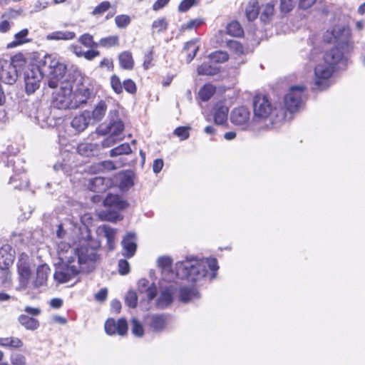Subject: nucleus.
Instances as JSON below:
<instances>
[{"label":"nucleus","mask_w":365,"mask_h":365,"mask_svg":"<svg viewBox=\"0 0 365 365\" xmlns=\"http://www.w3.org/2000/svg\"><path fill=\"white\" fill-rule=\"evenodd\" d=\"M297 0H281L280 9L284 13H288L295 6Z\"/></svg>","instance_id":"55"},{"label":"nucleus","mask_w":365,"mask_h":365,"mask_svg":"<svg viewBox=\"0 0 365 365\" xmlns=\"http://www.w3.org/2000/svg\"><path fill=\"white\" fill-rule=\"evenodd\" d=\"M18 78L17 68L12 61L0 59V80L6 84H14Z\"/></svg>","instance_id":"11"},{"label":"nucleus","mask_w":365,"mask_h":365,"mask_svg":"<svg viewBox=\"0 0 365 365\" xmlns=\"http://www.w3.org/2000/svg\"><path fill=\"white\" fill-rule=\"evenodd\" d=\"M86 250L84 255V259L88 262H98L100 255L98 254L96 247L89 246L88 245H83L79 247H73L69 244L61 242L57 245V254L59 261L68 262L69 261H79L81 251Z\"/></svg>","instance_id":"5"},{"label":"nucleus","mask_w":365,"mask_h":365,"mask_svg":"<svg viewBox=\"0 0 365 365\" xmlns=\"http://www.w3.org/2000/svg\"><path fill=\"white\" fill-rule=\"evenodd\" d=\"M177 290L178 287L175 284H170L168 287L162 288L155 301V307L160 309L168 307L173 303V295Z\"/></svg>","instance_id":"14"},{"label":"nucleus","mask_w":365,"mask_h":365,"mask_svg":"<svg viewBox=\"0 0 365 365\" xmlns=\"http://www.w3.org/2000/svg\"><path fill=\"white\" fill-rule=\"evenodd\" d=\"M110 7L109 1H103L98 5L93 11V15H101Z\"/></svg>","instance_id":"58"},{"label":"nucleus","mask_w":365,"mask_h":365,"mask_svg":"<svg viewBox=\"0 0 365 365\" xmlns=\"http://www.w3.org/2000/svg\"><path fill=\"white\" fill-rule=\"evenodd\" d=\"M18 272L20 276L21 283L27 284L31 276V269L27 259L21 257L18 262Z\"/></svg>","instance_id":"26"},{"label":"nucleus","mask_w":365,"mask_h":365,"mask_svg":"<svg viewBox=\"0 0 365 365\" xmlns=\"http://www.w3.org/2000/svg\"><path fill=\"white\" fill-rule=\"evenodd\" d=\"M136 241L137 238L134 233H128L124 237L121 242L123 247V255L128 258L134 256L137 249Z\"/></svg>","instance_id":"17"},{"label":"nucleus","mask_w":365,"mask_h":365,"mask_svg":"<svg viewBox=\"0 0 365 365\" xmlns=\"http://www.w3.org/2000/svg\"><path fill=\"white\" fill-rule=\"evenodd\" d=\"M86 250H83L81 252L79 261L61 262L56 264V270L53 274L54 279L58 283H66L80 272H90L95 269L98 262H88L84 257Z\"/></svg>","instance_id":"3"},{"label":"nucleus","mask_w":365,"mask_h":365,"mask_svg":"<svg viewBox=\"0 0 365 365\" xmlns=\"http://www.w3.org/2000/svg\"><path fill=\"white\" fill-rule=\"evenodd\" d=\"M44 71L41 69L40 61L38 66L31 65L25 72V90L27 94L34 93L40 86Z\"/></svg>","instance_id":"10"},{"label":"nucleus","mask_w":365,"mask_h":365,"mask_svg":"<svg viewBox=\"0 0 365 365\" xmlns=\"http://www.w3.org/2000/svg\"><path fill=\"white\" fill-rule=\"evenodd\" d=\"M347 61L348 57L337 48L327 51L314 68L315 86L319 90L327 88L330 86V78L334 71L335 66L338 63L345 65Z\"/></svg>","instance_id":"2"},{"label":"nucleus","mask_w":365,"mask_h":365,"mask_svg":"<svg viewBox=\"0 0 365 365\" xmlns=\"http://www.w3.org/2000/svg\"><path fill=\"white\" fill-rule=\"evenodd\" d=\"M115 22L118 28H125L130 23V18L128 15H118L115 19Z\"/></svg>","instance_id":"54"},{"label":"nucleus","mask_w":365,"mask_h":365,"mask_svg":"<svg viewBox=\"0 0 365 365\" xmlns=\"http://www.w3.org/2000/svg\"><path fill=\"white\" fill-rule=\"evenodd\" d=\"M253 122L260 123L269 120L273 124L285 118V110L282 108L274 106L265 96L258 95L253 101Z\"/></svg>","instance_id":"4"},{"label":"nucleus","mask_w":365,"mask_h":365,"mask_svg":"<svg viewBox=\"0 0 365 365\" xmlns=\"http://www.w3.org/2000/svg\"><path fill=\"white\" fill-rule=\"evenodd\" d=\"M324 40L327 43H336L339 51L347 57L353 49V43L351 41V31L344 26L336 25L331 30H327L324 35Z\"/></svg>","instance_id":"7"},{"label":"nucleus","mask_w":365,"mask_h":365,"mask_svg":"<svg viewBox=\"0 0 365 365\" xmlns=\"http://www.w3.org/2000/svg\"><path fill=\"white\" fill-rule=\"evenodd\" d=\"M96 171L103 172L105 170H113L115 169V166L111 161H103L99 163L97 165Z\"/></svg>","instance_id":"60"},{"label":"nucleus","mask_w":365,"mask_h":365,"mask_svg":"<svg viewBox=\"0 0 365 365\" xmlns=\"http://www.w3.org/2000/svg\"><path fill=\"white\" fill-rule=\"evenodd\" d=\"M76 37V34L69 31H56L48 34L46 36L48 40H72Z\"/></svg>","instance_id":"31"},{"label":"nucleus","mask_w":365,"mask_h":365,"mask_svg":"<svg viewBox=\"0 0 365 365\" xmlns=\"http://www.w3.org/2000/svg\"><path fill=\"white\" fill-rule=\"evenodd\" d=\"M72 89L71 81L66 80L65 82H61L59 90L53 93V107L63 110L73 109Z\"/></svg>","instance_id":"8"},{"label":"nucleus","mask_w":365,"mask_h":365,"mask_svg":"<svg viewBox=\"0 0 365 365\" xmlns=\"http://www.w3.org/2000/svg\"><path fill=\"white\" fill-rule=\"evenodd\" d=\"M130 325L131 331L135 336H143L144 334V329L140 322L137 319L133 318L130 322Z\"/></svg>","instance_id":"50"},{"label":"nucleus","mask_w":365,"mask_h":365,"mask_svg":"<svg viewBox=\"0 0 365 365\" xmlns=\"http://www.w3.org/2000/svg\"><path fill=\"white\" fill-rule=\"evenodd\" d=\"M227 46L237 54H242L244 52L242 45L235 40H230L227 42Z\"/></svg>","instance_id":"56"},{"label":"nucleus","mask_w":365,"mask_h":365,"mask_svg":"<svg viewBox=\"0 0 365 365\" xmlns=\"http://www.w3.org/2000/svg\"><path fill=\"white\" fill-rule=\"evenodd\" d=\"M107 110V104L106 101H101L95 107L92 112V116L96 120H101Z\"/></svg>","instance_id":"39"},{"label":"nucleus","mask_w":365,"mask_h":365,"mask_svg":"<svg viewBox=\"0 0 365 365\" xmlns=\"http://www.w3.org/2000/svg\"><path fill=\"white\" fill-rule=\"evenodd\" d=\"M50 268L47 264H41L37 267L36 277L34 281V286L36 287L44 285L46 283Z\"/></svg>","instance_id":"28"},{"label":"nucleus","mask_w":365,"mask_h":365,"mask_svg":"<svg viewBox=\"0 0 365 365\" xmlns=\"http://www.w3.org/2000/svg\"><path fill=\"white\" fill-rule=\"evenodd\" d=\"M197 39H194L188 41L185 47L184 50L187 52V61L190 63L195 56L199 46H197Z\"/></svg>","instance_id":"38"},{"label":"nucleus","mask_w":365,"mask_h":365,"mask_svg":"<svg viewBox=\"0 0 365 365\" xmlns=\"http://www.w3.org/2000/svg\"><path fill=\"white\" fill-rule=\"evenodd\" d=\"M207 268L212 272L210 277L215 278L216 272L219 269L215 258H198L188 256L184 260L175 264L176 275L190 282L197 283L205 279L207 274Z\"/></svg>","instance_id":"1"},{"label":"nucleus","mask_w":365,"mask_h":365,"mask_svg":"<svg viewBox=\"0 0 365 365\" xmlns=\"http://www.w3.org/2000/svg\"><path fill=\"white\" fill-rule=\"evenodd\" d=\"M11 362L13 365H26V359L23 354L15 353L11 356Z\"/></svg>","instance_id":"57"},{"label":"nucleus","mask_w":365,"mask_h":365,"mask_svg":"<svg viewBox=\"0 0 365 365\" xmlns=\"http://www.w3.org/2000/svg\"><path fill=\"white\" fill-rule=\"evenodd\" d=\"M153 49L150 50L149 52L145 53L144 56V61H143V68L147 70L149 68H150L153 66Z\"/></svg>","instance_id":"63"},{"label":"nucleus","mask_w":365,"mask_h":365,"mask_svg":"<svg viewBox=\"0 0 365 365\" xmlns=\"http://www.w3.org/2000/svg\"><path fill=\"white\" fill-rule=\"evenodd\" d=\"M9 183L13 185L15 189H24L29 186V181L25 175L16 174L10 178Z\"/></svg>","instance_id":"35"},{"label":"nucleus","mask_w":365,"mask_h":365,"mask_svg":"<svg viewBox=\"0 0 365 365\" xmlns=\"http://www.w3.org/2000/svg\"><path fill=\"white\" fill-rule=\"evenodd\" d=\"M108 186V181L102 177H95L89 180L88 188L95 192H104Z\"/></svg>","instance_id":"25"},{"label":"nucleus","mask_w":365,"mask_h":365,"mask_svg":"<svg viewBox=\"0 0 365 365\" xmlns=\"http://www.w3.org/2000/svg\"><path fill=\"white\" fill-rule=\"evenodd\" d=\"M90 95V89L83 85L81 86V87L77 88L74 93L72 92L73 109H76L78 108L81 104L86 103L87 100L89 98Z\"/></svg>","instance_id":"19"},{"label":"nucleus","mask_w":365,"mask_h":365,"mask_svg":"<svg viewBox=\"0 0 365 365\" xmlns=\"http://www.w3.org/2000/svg\"><path fill=\"white\" fill-rule=\"evenodd\" d=\"M105 331L108 335L118 334L123 336L128 331L127 322L125 319H120L118 321L108 319L105 323Z\"/></svg>","instance_id":"15"},{"label":"nucleus","mask_w":365,"mask_h":365,"mask_svg":"<svg viewBox=\"0 0 365 365\" xmlns=\"http://www.w3.org/2000/svg\"><path fill=\"white\" fill-rule=\"evenodd\" d=\"M190 128L188 127H178L174 130V134L179 137L180 140H184L189 138Z\"/></svg>","instance_id":"59"},{"label":"nucleus","mask_w":365,"mask_h":365,"mask_svg":"<svg viewBox=\"0 0 365 365\" xmlns=\"http://www.w3.org/2000/svg\"><path fill=\"white\" fill-rule=\"evenodd\" d=\"M132 152L130 145L128 143H123L110 151V157H116L120 155H128Z\"/></svg>","instance_id":"43"},{"label":"nucleus","mask_w":365,"mask_h":365,"mask_svg":"<svg viewBox=\"0 0 365 365\" xmlns=\"http://www.w3.org/2000/svg\"><path fill=\"white\" fill-rule=\"evenodd\" d=\"M209 58L214 63H224L228 60V54L222 51H217L209 55Z\"/></svg>","instance_id":"47"},{"label":"nucleus","mask_w":365,"mask_h":365,"mask_svg":"<svg viewBox=\"0 0 365 365\" xmlns=\"http://www.w3.org/2000/svg\"><path fill=\"white\" fill-rule=\"evenodd\" d=\"M0 346L6 348L17 349L23 346V342L17 337L0 338Z\"/></svg>","instance_id":"36"},{"label":"nucleus","mask_w":365,"mask_h":365,"mask_svg":"<svg viewBox=\"0 0 365 365\" xmlns=\"http://www.w3.org/2000/svg\"><path fill=\"white\" fill-rule=\"evenodd\" d=\"M137 302L138 296L136 292L134 291H129L125 297V304L130 308H135L137 306Z\"/></svg>","instance_id":"51"},{"label":"nucleus","mask_w":365,"mask_h":365,"mask_svg":"<svg viewBox=\"0 0 365 365\" xmlns=\"http://www.w3.org/2000/svg\"><path fill=\"white\" fill-rule=\"evenodd\" d=\"M104 205L109 207L110 210H122L128 206V203L122 200L117 195L109 194L103 201Z\"/></svg>","instance_id":"22"},{"label":"nucleus","mask_w":365,"mask_h":365,"mask_svg":"<svg viewBox=\"0 0 365 365\" xmlns=\"http://www.w3.org/2000/svg\"><path fill=\"white\" fill-rule=\"evenodd\" d=\"M138 289L140 293H145L148 302L152 301L157 295V287L154 283L150 285L146 279H140L138 282Z\"/></svg>","instance_id":"21"},{"label":"nucleus","mask_w":365,"mask_h":365,"mask_svg":"<svg viewBox=\"0 0 365 365\" xmlns=\"http://www.w3.org/2000/svg\"><path fill=\"white\" fill-rule=\"evenodd\" d=\"M118 271L122 275L127 274L130 271L129 263L125 259H120L118 262Z\"/></svg>","instance_id":"61"},{"label":"nucleus","mask_w":365,"mask_h":365,"mask_svg":"<svg viewBox=\"0 0 365 365\" xmlns=\"http://www.w3.org/2000/svg\"><path fill=\"white\" fill-rule=\"evenodd\" d=\"M104 215V220L113 222H115L122 219L120 214L115 210H111L108 209L103 214H101V216Z\"/></svg>","instance_id":"52"},{"label":"nucleus","mask_w":365,"mask_h":365,"mask_svg":"<svg viewBox=\"0 0 365 365\" xmlns=\"http://www.w3.org/2000/svg\"><path fill=\"white\" fill-rule=\"evenodd\" d=\"M98 231L103 233L107 239L108 250L112 251L115 248V237L117 230L108 225H104L98 228Z\"/></svg>","instance_id":"29"},{"label":"nucleus","mask_w":365,"mask_h":365,"mask_svg":"<svg viewBox=\"0 0 365 365\" xmlns=\"http://www.w3.org/2000/svg\"><path fill=\"white\" fill-rule=\"evenodd\" d=\"M119 63L120 66L125 70H131L134 66V61L132 54L129 51L122 52L119 56Z\"/></svg>","instance_id":"33"},{"label":"nucleus","mask_w":365,"mask_h":365,"mask_svg":"<svg viewBox=\"0 0 365 365\" xmlns=\"http://www.w3.org/2000/svg\"><path fill=\"white\" fill-rule=\"evenodd\" d=\"M168 319V316L163 314H149L145 319V324L151 331L160 333L165 330Z\"/></svg>","instance_id":"13"},{"label":"nucleus","mask_w":365,"mask_h":365,"mask_svg":"<svg viewBox=\"0 0 365 365\" xmlns=\"http://www.w3.org/2000/svg\"><path fill=\"white\" fill-rule=\"evenodd\" d=\"M124 124L121 120H113L108 125H101L96 130V133L101 135H111L115 137L123 132Z\"/></svg>","instance_id":"16"},{"label":"nucleus","mask_w":365,"mask_h":365,"mask_svg":"<svg viewBox=\"0 0 365 365\" xmlns=\"http://www.w3.org/2000/svg\"><path fill=\"white\" fill-rule=\"evenodd\" d=\"M215 92V88L211 84H206L200 88L199 96L203 101H208Z\"/></svg>","instance_id":"44"},{"label":"nucleus","mask_w":365,"mask_h":365,"mask_svg":"<svg viewBox=\"0 0 365 365\" xmlns=\"http://www.w3.org/2000/svg\"><path fill=\"white\" fill-rule=\"evenodd\" d=\"M229 108L222 102L217 103L213 108V118L216 125H224L227 123Z\"/></svg>","instance_id":"18"},{"label":"nucleus","mask_w":365,"mask_h":365,"mask_svg":"<svg viewBox=\"0 0 365 365\" xmlns=\"http://www.w3.org/2000/svg\"><path fill=\"white\" fill-rule=\"evenodd\" d=\"M78 153L83 156H94L99 153L100 145L97 143H82L78 145Z\"/></svg>","instance_id":"24"},{"label":"nucleus","mask_w":365,"mask_h":365,"mask_svg":"<svg viewBox=\"0 0 365 365\" xmlns=\"http://www.w3.org/2000/svg\"><path fill=\"white\" fill-rule=\"evenodd\" d=\"M10 246L5 245L0 249V264L7 267L13 262V255L9 253Z\"/></svg>","instance_id":"40"},{"label":"nucleus","mask_w":365,"mask_h":365,"mask_svg":"<svg viewBox=\"0 0 365 365\" xmlns=\"http://www.w3.org/2000/svg\"><path fill=\"white\" fill-rule=\"evenodd\" d=\"M168 28V22L165 18L155 20L152 24L153 32L160 33L166 31Z\"/></svg>","instance_id":"49"},{"label":"nucleus","mask_w":365,"mask_h":365,"mask_svg":"<svg viewBox=\"0 0 365 365\" xmlns=\"http://www.w3.org/2000/svg\"><path fill=\"white\" fill-rule=\"evenodd\" d=\"M78 41L88 48H95L98 46V43L93 41V36L89 34L81 35L78 38Z\"/></svg>","instance_id":"45"},{"label":"nucleus","mask_w":365,"mask_h":365,"mask_svg":"<svg viewBox=\"0 0 365 365\" xmlns=\"http://www.w3.org/2000/svg\"><path fill=\"white\" fill-rule=\"evenodd\" d=\"M110 85L113 91L117 94H120L123 92V85L120 78L113 75L110 78Z\"/></svg>","instance_id":"53"},{"label":"nucleus","mask_w":365,"mask_h":365,"mask_svg":"<svg viewBox=\"0 0 365 365\" xmlns=\"http://www.w3.org/2000/svg\"><path fill=\"white\" fill-rule=\"evenodd\" d=\"M19 322L23 327L29 330L34 331L37 329L39 327V322L37 319L33 317H29L25 314H21L19 317Z\"/></svg>","instance_id":"34"},{"label":"nucleus","mask_w":365,"mask_h":365,"mask_svg":"<svg viewBox=\"0 0 365 365\" xmlns=\"http://www.w3.org/2000/svg\"><path fill=\"white\" fill-rule=\"evenodd\" d=\"M195 4V0H183L178 6L180 12H185Z\"/></svg>","instance_id":"64"},{"label":"nucleus","mask_w":365,"mask_h":365,"mask_svg":"<svg viewBox=\"0 0 365 365\" xmlns=\"http://www.w3.org/2000/svg\"><path fill=\"white\" fill-rule=\"evenodd\" d=\"M259 7L257 0H250L246 8L245 14L248 21H251L257 19L259 15Z\"/></svg>","instance_id":"32"},{"label":"nucleus","mask_w":365,"mask_h":365,"mask_svg":"<svg viewBox=\"0 0 365 365\" xmlns=\"http://www.w3.org/2000/svg\"><path fill=\"white\" fill-rule=\"evenodd\" d=\"M119 38L118 36H110L108 37L102 38L98 46L104 48H110L118 44Z\"/></svg>","instance_id":"46"},{"label":"nucleus","mask_w":365,"mask_h":365,"mask_svg":"<svg viewBox=\"0 0 365 365\" xmlns=\"http://www.w3.org/2000/svg\"><path fill=\"white\" fill-rule=\"evenodd\" d=\"M91 120V112L85 110L79 115H76L71 123V127L77 132L83 131L89 125Z\"/></svg>","instance_id":"20"},{"label":"nucleus","mask_w":365,"mask_h":365,"mask_svg":"<svg viewBox=\"0 0 365 365\" xmlns=\"http://www.w3.org/2000/svg\"><path fill=\"white\" fill-rule=\"evenodd\" d=\"M305 98V87L304 86H292L284 98V106L291 113L301 108Z\"/></svg>","instance_id":"9"},{"label":"nucleus","mask_w":365,"mask_h":365,"mask_svg":"<svg viewBox=\"0 0 365 365\" xmlns=\"http://www.w3.org/2000/svg\"><path fill=\"white\" fill-rule=\"evenodd\" d=\"M29 30L24 29L16 33L14 35V39L11 42L9 43L6 46L8 49L17 47L20 45L29 42V39L27 38L29 35Z\"/></svg>","instance_id":"30"},{"label":"nucleus","mask_w":365,"mask_h":365,"mask_svg":"<svg viewBox=\"0 0 365 365\" xmlns=\"http://www.w3.org/2000/svg\"><path fill=\"white\" fill-rule=\"evenodd\" d=\"M158 265L161 269L163 275L170 274L166 280L170 281L173 279V273L172 272L173 259L168 256L160 257L158 259Z\"/></svg>","instance_id":"27"},{"label":"nucleus","mask_w":365,"mask_h":365,"mask_svg":"<svg viewBox=\"0 0 365 365\" xmlns=\"http://www.w3.org/2000/svg\"><path fill=\"white\" fill-rule=\"evenodd\" d=\"M123 88L129 93H135L136 92V86L135 83L130 79H127L124 81L123 83Z\"/></svg>","instance_id":"62"},{"label":"nucleus","mask_w":365,"mask_h":365,"mask_svg":"<svg viewBox=\"0 0 365 365\" xmlns=\"http://www.w3.org/2000/svg\"><path fill=\"white\" fill-rule=\"evenodd\" d=\"M261 11L260 19L262 21L267 22L269 21L274 13V4L272 2L263 4L259 8Z\"/></svg>","instance_id":"37"},{"label":"nucleus","mask_w":365,"mask_h":365,"mask_svg":"<svg viewBox=\"0 0 365 365\" xmlns=\"http://www.w3.org/2000/svg\"><path fill=\"white\" fill-rule=\"evenodd\" d=\"M217 68L212 66L208 63H204L197 68V73L199 75L212 76L216 74Z\"/></svg>","instance_id":"48"},{"label":"nucleus","mask_w":365,"mask_h":365,"mask_svg":"<svg viewBox=\"0 0 365 365\" xmlns=\"http://www.w3.org/2000/svg\"><path fill=\"white\" fill-rule=\"evenodd\" d=\"M133 185L131 173H124L119 175V186L122 190H127Z\"/></svg>","instance_id":"41"},{"label":"nucleus","mask_w":365,"mask_h":365,"mask_svg":"<svg viewBox=\"0 0 365 365\" xmlns=\"http://www.w3.org/2000/svg\"><path fill=\"white\" fill-rule=\"evenodd\" d=\"M41 69L44 71V76L48 78V85L50 88H56L61 82H65L64 78L66 72V66L60 62L56 56L46 55L40 61Z\"/></svg>","instance_id":"6"},{"label":"nucleus","mask_w":365,"mask_h":365,"mask_svg":"<svg viewBox=\"0 0 365 365\" xmlns=\"http://www.w3.org/2000/svg\"><path fill=\"white\" fill-rule=\"evenodd\" d=\"M179 300L183 303L200 298V294L196 288L183 286L179 289Z\"/></svg>","instance_id":"23"},{"label":"nucleus","mask_w":365,"mask_h":365,"mask_svg":"<svg viewBox=\"0 0 365 365\" xmlns=\"http://www.w3.org/2000/svg\"><path fill=\"white\" fill-rule=\"evenodd\" d=\"M227 33L232 36L240 37L243 34V29L237 21H232L227 26Z\"/></svg>","instance_id":"42"},{"label":"nucleus","mask_w":365,"mask_h":365,"mask_svg":"<svg viewBox=\"0 0 365 365\" xmlns=\"http://www.w3.org/2000/svg\"><path fill=\"white\" fill-rule=\"evenodd\" d=\"M251 113L248 108L240 106L235 108L230 115L231 122L242 130L247 129L251 123Z\"/></svg>","instance_id":"12"}]
</instances>
